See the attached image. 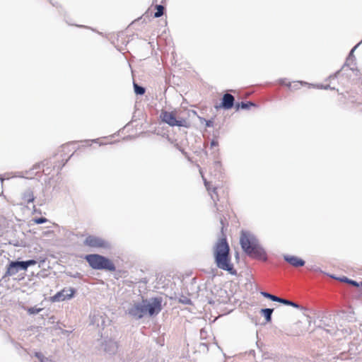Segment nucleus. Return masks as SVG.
<instances>
[{
	"mask_svg": "<svg viewBox=\"0 0 362 362\" xmlns=\"http://www.w3.org/2000/svg\"><path fill=\"white\" fill-rule=\"evenodd\" d=\"M230 249L226 237L223 235L213 247V256L216 267L228 272L231 275H237V271L231 262Z\"/></svg>",
	"mask_w": 362,
	"mask_h": 362,
	"instance_id": "1",
	"label": "nucleus"
},
{
	"mask_svg": "<svg viewBox=\"0 0 362 362\" xmlns=\"http://www.w3.org/2000/svg\"><path fill=\"white\" fill-rule=\"evenodd\" d=\"M240 244L243 251L249 257L266 261L267 255L259 240L250 231L241 230Z\"/></svg>",
	"mask_w": 362,
	"mask_h": 362,
	"instance_id": "2",
	"label": "nucleus"
},
{
	"mask_svg": "<svg viewBox=\"0 0 362 362\" xmlns=\"http://www.w3.org/2000/svg\"><path fill=\"white\" fill-rule=\"evenodd\" d=\"M85 259L93 269L109 272H115L116 270L114 263L109 258L101 255H87L85 256Z\"/></svg>",
	"mask_w": 362,
	"mask_h": 362,
	"instance_id": "3",
	"label": "nucleus"
},
{
	"mask_svg": "<svg viewBox=\"0 0 362 362\" xmlns=\"http://www.w3.org/2000/svg\"><path fill=\"white\" fill-rule=\"evenodd\" d=\"M145 305L146 312L149 316L157 315L162 310L163 298L154 297L150 299H143Z\"/></svg>",
	"mask_w": 362,
	"mask_h": 362,
	"instance_id": "4",
	"label": "nucleus"
},
{
	"mask_svg": "<svg viewBox=\"0 0 362 362\" xmlns=\"http://www.w3.org/2000/svg\"><path fill=\"white\" fill-rule=\"evenodd\" d=\"M160 117L163 122L170 127L177 126L187 127L189 126V122L186 119L182 118L177 119L173 112L163 110Z\"/></svg>",
	"mask_w": 362,
	"mask_h": 362,
	"instance_id": "5",
	"label": "nucleus"
},
{
	"mask_svg": "<svg viewBox=\"0 0 362 362\" xmlns=\"http://www.w3.org/2000/svg\"><path fill=\"white\" fill-rule=\"evenodd\" d=\"M83 244L86 246L94 248L110 250L112 247L111 243L109 241L100 237L92 235L86 237V238L84 240Z\"/></svg>",
	"mask_w": 362,
	"mask_h": 362,
	"instance_id": "6",
	"label": "nucleus"
},
{
	"mask_svg": "<svg viewBox=\"0 0 362 362\" xmlns=\"http://www.w3.org/2000/svg\"><path fill=\"white\" fill-rule=\"evenodd\" d=\"M126 313L135 320L141 319L146 315L144 300L141 302H134L131 304L126 311Z\"/></svg>",
	"mask_w": 362,
	"mask_h": 362,
	"instance_id": "7",
	"label": "nucleus"
},
{
	"mask_svg": "<svg viewBox=\"0 0 362 362\" xmlns=\"http://www.w3.org/2000/svg\"><path fill=\"white\" fill-rule=\"evenodd\" d=\"M76 293L74 288H64L51 297L52 302H62L71 299Z\"/></svg>",
	"mask_w": 362,
	"mask_h": 362,
	"instance_id": "8",
	"label": "nucleus"
},
{
	"mask_svg": "<svg viewBox=\"0 0 362 362\" xmlns=\"http://www.w3.org/2000/svg\"><path fill=\"white\" fill-rule=\"evenodd\" d=\"M19 271H26L23 261H10L7 265L6 271L3 276V278L12 276L16 274Z\"/></svg>",
	"mask_w": 362,
	"mask_h": 362,
	"instance_id": "9",
	"label": "nucleus"
},
{
	"mask_svg": "<svg viewBox=\"0 0 362 362\" xmlns=\"http://www.w3.org/2000/svg\"><path fill=\"white\" fill-rule=\"evenodd\" d=\"M101 349L107 354L112 356L117 354L119 348L118 342L110 338H105L101 344Z\"/></svg>",
	"mask_w": 362,
	"mask_h": 362,
	"instance_id": "10",
	"label": "nucleus"
},
{
	"mask_svg": "<svg viewBox=\"0 0 362 362\" xmlns=\"http://www.w3.org/2000/svg\"><path fill=\"white\" fill-rule=\"evenodd\" d=\"M261 295L262 296H264V298H268L272 301L281 303L284 305H290V306H292L293 308H298L300 310L303 309V307L301 306L300 305L298 304L297 303H295L293 301H291V300L286 299V298H280L279 296L271 294L268 292L262 291Z\"/></svg>",
	"mask_w": 362,
	"mask_h": 362,
	"instance_id": "11",
	"label": "nucleus"
},
{
	"mask_svg": "<svg viewBox=\"0 0 362 362\" xmlns=\"http://www.w3.org/2000/svg\"><path fill=\"white\" fill-rule=\"evenodd\" d=\"M234 105L235 106L234 96L227 93L223 95L221 103L218 105H216L215 107L216 109L223 108L224 110H230L233 107Z\"/></svg>",
	"mask_w": 362,
	"mask_h": 362,
	"instance_id": "12",
	"label": "nucleus"
},
{
	"mask_svg": "<svg viewBox=\"0 0 362 362\" xmlns=\"http://www.w3.org/2000/svg\"><path fill=\"white\" fill-rule=\"evenodd\" d=\"M361 43H362V40L351 49V50L350 51V52L349 54L348 57L346 58V61L345 64H344V66L341 67V69L340 70H338L337 71H336L334 74L330 75L329 76V78L334 79V78H337L341 71H346V69H345L346 67L349 66V62H353L355 61V57L354 55V52L356 49V48L360 45Z\"/></svg>",
	"mask_w": 362,
	"mask_h": 362,
	"instance_id": "13",
	"label": "nucleus"
},
{
	"mask_svg": "<svg viewBox=\"0 0 362 362\" xmlns=\"http://www.w3.org/2000/svg\"><path fill=\"white\" fill-rule=\"evenodd\" d=\"M47 164H48L47 161H43L42 163H36L29 170H26L24 173L22 172L21 173L23 174V175H20L18 176L21 177H25V178L32 179V178L34 177L35 175H36L38 173V171H36V170H40L45 165H47Z\"/></svg>",
	"mask_w": 362,
	"mask_h": 362,
	"instance_id": "14",
	"label": "nucleus"
},
{
	"mask_svg": "<svg viewBox=\"0 0 362 362\" xmlns=\"http://www.w3.org/2000/svg\"><path fill=\"white\" fill-rule=\"evenodd\" d=\"M284 259L289 264L296 268L303 267L305 264V262L303 259L296 256L287 255H284Z\"/></svg>",
	"mask_w": 362,
	"mask_h": 362,
	"instance_id": "15",
	"label": "nucleus"
},
{
	"mask_svg": "<svg viewBox=\"0 0 362 362\" xmlns=\"http://www.w3.org/2000/svg\"><path fill=\"white\" fill-rule=\"evenodd\" d=\"M202 177H203V180H204V185L207 189V191L209 192L210 196H211V199L214 201V205L216 206L217 205V202L218 201V194H217V192H216V187H214L212 189H211V187H210V182H208L205 178L202 175Z\"/></svg>",
	"mask_w": 362,
	"mask_h": 362,
	"instance_id": "16",
	"label": "nucleus"
},
{
	"mask_svg": "<svg viewBox=\"0 0 362 362\" xmlns=\"http://www.w3.org/2000/svg\"><path fill=\"white\" fill-rule=\"evenodd\" d=\"M165 0H153V4L155 5V8L156 11L154 13V18H160L161 17L165 11V7L162 5Z\"/></svg>",
	"mask_w": 362,
	"mask_h": 362,
	"instance_id": "17",
	"label": "nucleus"
},
{
	"mask_svg": "<svg viewBox=\"0 0 362 362\" xmlns=\"http://www.w3.org/2000/svg\"><path fill=\"white\" fill-rule=\"evenodd\" d=\"M22 199L24 202L28 204L33 202L35 200V197L31 189L28 188L23 192L22 194Z\"/></svg>",
	"mask_w": 362,
	"mask_h": 362,
	"instance_id": "18",
	"label": "nucleus"
},
{
	"mask_svg": "<svg viewBox=\"0 0 362 362\" xmlns=\"http://www.w3.org/2000/svg\"><path fill=\"white\" fill-rule=\"evenodd\" d=\"M251 107H257V105L252 101L240 102L235 104V108L237 110L239 109L248 110Z\"/></svg>",
	"mask_w": 362,
	"mask_h": 362,
	"instance_id": "19",
	"label": "nucleus"
},
{
	"mask_svg": "<svg viewBox=\"0 0 362 362\" xmlns=\"http://www.w3.org/2000/svg\"><path fill=\"white\" fill-rule=\"evenodd\" d=\"M273 311L274 309L272 308H262L260 310V313L264 317L267 322L272 321Z\"/></svg>",
	"mask_w": 362,
	"mask_h": 362,
	"instance_id": "20",
	"label": "nucleus"
},
{
	"mask_svg": "<svg viewBox=\"0 0 362 362\" xmlns=\"http://www.w3.org/2000/svg\"><path fill=\"white\" fill-rule=\"evenodd\" d=\"M134 93L139 95H143L146 92V89L144 87L139 86L135 82H134Z\"/></svg>",
	"mask_w": 362,
	"mask_h": 362,
	"instance_id": "21",
	"label": "nucleus"
},
{
	"mask_svg": "<svg viewBox=\"0 0 362 362\" xmlns=\"http://www.w3.org/2000/svg\"><path fill=\"white\" fill-rule=\"evenodd\" d=\"M304 83L303 81H296L293 82V83H291V82H288V84H286V86L291 90H298L300 88V86Z\"/></svg>",
	"mask_w": 362,
	"mask_h": 362,
	"instance_id": "22",
	"label": "nucleus"
},
{
	"mask_svg": "<svg viewBox=\"0 0 362 362\" xmlns=\"http://www.w3.org/2000/svg\"><path fill=\"white\" fill-rule=\"evenodd\" d=\"M35 356L37 358L40 362H50L48 358L45 357L41 352L36 351L35 352Z\"/></svg>",
	"mask_w": 362,
	"mask_h": 362,
	"instance_id": "23",
	"label": "nucleus"
},
{
	"mask_svg": "<svg viewBox=\"0 0 362 362\" xmlns=\"http://www.w3.org/2000/svg\"><path fill=\"white\" fill-rule=\"evenodd\" d=\"M179 302L182 303L183 305H192V302L190 298H189L188 297L185 296H183L182 295L180 298H179Z\"/></svg>",
	"mask_w": 362,
	"mask_h": 362,
	"instance_id": "24",
	"label": "nucleus"
},
{
	"mask_svg": "<svg viewBox=\"0 0 362 362\" xmlns=\"http://www.w3.org/2000/svg\"><path fill=\"white\" fill-rule=\"evenodd\" d=\"M9 245H12L15 247H21L24 246L23 241V240H11L8 241Z\"/></svg>",
	"mask_w": 362,
	"mask_h": 362,
	"instance_id": "25",
	"label": "nucleus"
},
{
	"mask_svg": "<svg viewBox=\"0 0 362 362\" xmlns=\"http://www.w3.org/2000/svg\"><path fill=\"white\" fill-rule=\"evenodd\" d=\"M42 310V308H37L36 307H30V308H28L27 311L30 315H35V314L39 313Z\"/></svg>",
	"mask_w": 362,
	"mask_h": 362,
	"instance_id": "26",
	"label": "nucleus"
},
{
	"mask_svg": "<svg viewBox=\"0 0 362 362\" xmlns=\"http://www.w3.org/2000/svg\"><path fill=\"white\" fill-rule=\"evenodd\" d=\"M23 262H24V265H25V267L26 270L28 269V268L29 267L35 265V264H37V261L35 259H33L23 261Z\"/></svg>",
	"mask_w": 362,
	"mask_h": 362,
	"instance_id": "27",
	"label": "nucleus"
},
{
	"mask_svg": "<svg viewBox=\"0 0 362 362\" xmlns=\"http://www.w3.org/2000/svg\"><path fill=\"white\" fill-rule=\"evenodd\" d=\"M214 167L215 168V170L218 172V173H221V163L220 161L218 160H216L214 161Z\"/></svg>",
	"mask_w": 362,
	"mask_h": 362,
	"instance_id": "28",
	"label": "nucleus"
},
{
	"mask_svg": "<svg viewBox=\"0 0 362 362\" xmlns=\"http://www.w3.org/2000/svg\"><path fill=\"white\" fill-rule=\"evenodd\" d=\"M47 221V219L45 217H39V218H36L35 219V223H36L37 224H42V223H46Z\"/></svg>",
	"mask_w": 362,
	"mask_h": 362,
	"instance_id": "29",
	"label": "nucleus"
},
{
	"mask_svg": "<svg viewBox=\"0 0 362 362\" xmlns=\"http://www.w3.org/2000/svg\"><path fill=\"white\" fill-rule=\"evenodd\" d=\"M68 275L74 279H81L83 275L80 272H75L74 274L69 273Z\"/></svg>",
	"mask_w": 362,
	"mask_h": 362,
	"instance_id": "30",
	"label": "nucleus"
},
{
	"mask_svg": "<svg viewBox=\"0 0 362 362\" xmlns=\"http://www.w3.org/2000/svg\"><path fill=\"white\" fill-rule=\"evenodd\" d=\"M204 121H205V124H206V126L207 127H213V126H214V119H208V120L204 119Z\"/></svg>",
	"mask_w": 362,
	"mask_h": 362,
	"instance_id": "31",
	"label": "nucleus"
},
{
	"mask_svg": "<svg viewBox=\"0 0 362 362\" xmlns=\"http://www.w3.org/2000/svg\"><path fill=\"white\" fill-rule=\"evenodd\" d=\"M349 284L354 286V287H359L361 286V283H358L354 280L350 279L349 281Z\"/></svg>",
	"mask_w": 362,
	"mask_h": 362,
	"instance_id": "32",
	"label": "nucleus"
},
{
	"mask_svg": "<svg viewBox=\"0 0 362 362\" xmlns=\"http://www.w3.org/2000/svg\"><path fill=\"white\" fill-rule=\"evenodd\" d=\"M340 281L349 284L350 279L346 276H342L338 279Z\"/></svg>",
	"mask_w": 362,
	"mask_h": 362,
	"instance_id": "33",
	"label": "nucleus"
},
{
	"mask_svg": "<svg viewBox=\"0 0 362 362\" xmlns=\"http://www.w3.org/2000/svg\"><path fill=\"white\" fill-rule=\"evenodd\" d=\"M286 78H280L279 80V83L281 86H286V84H288V83H286Z\"/></svg>",
	"mask_w": 362,
	"mask_h": 362,
	"instance_id": "34",
	"label": "nucleus"
},
{
	"mask_svg": "<svg viewBox=\"0 0 362 362\" xmlns=\"http://www.w3.org/2000/svg\"><path fill=\"white\" fill-rule=\"evenodd\" d=\"M210 145H211V147L218 146V141L213 139V140L211 141Z\"/></svg>",
	"mask_w": 362,
	"mask_h": 362,
	"instance_id": "35",
	"label": "nucleus"
},
{
	"mask_svg": "<svg viewBox=\"0 0 362 362\" xmlns=\"http://www.w3.org/2000/svg\"><path fill=\"white\" fill-rule=\"evenodd\" d=\"M321 88H323L325 89H334V88H331V86L329 85H327V86H321Z\"/></svg>",
	"mask_w": 362,
	"mask_h": 362,
	"instance_id": "36",
	"label": "nucleus"
},
{
	"mask_svg": "<svg viewBox=\"0 0 362 362\" xmlns=\"http://www.w3.org/2000/svg\"><path fill=\"white\" fill-rule=\"evenodd\" d=\"M68 160H69V159H67V160H66V162H65L64 163H63V165L59 168V170L62 168V167H63L64 165H65V163L68 161Z\"/></svg>",
	"mask_w": 362,
	"mask_h": 362,
	"instance_id": "37",
	"label": "nucleus"
},
{
	"mask_svg": "<svg viewBox=\"0 0 362 362\" xmlns=\"http://www.w3.org/2000/svg\"><path fill=\"white\" fill-rule=\"evenodd\" d=\"M349 70H351V71H354V67H351V68H349Z\"/></svg>",
	"mask_w": 362,
	"mask_h": 362,
	"instance_id": "38",
	"label": "nucleus"
},
{
	"mask_svg": "<svg viewBox=\"0 0 362 362\" xmlns=\"http://www.w3.org/2000/svg\"><path fill=\"white\" fill-rule=\"evenodd\" d=\"M73 155H74V153L71 154V156H70V157L69 158V159L71 156H73Z\"/></svg>",
	"mask_w": 362,
	"mask_h": 362,
	"instance_id": "39",
	"label": "nucleus"
},
{
	"mask_svg": "<svg viewBox=\"0 0 362 362\" xmlns=\"http://www.w3.org/2000/svg\"><path fill=\"white\" fill-rule=\"evenodd\" d=\"M361 286H362V281L361 282Z\"/></svg>",
	"mask_w": 362,
	"mask_h": 362,
	"instance_id": "40",
	"label": "nucleus"
}]
</instances>
